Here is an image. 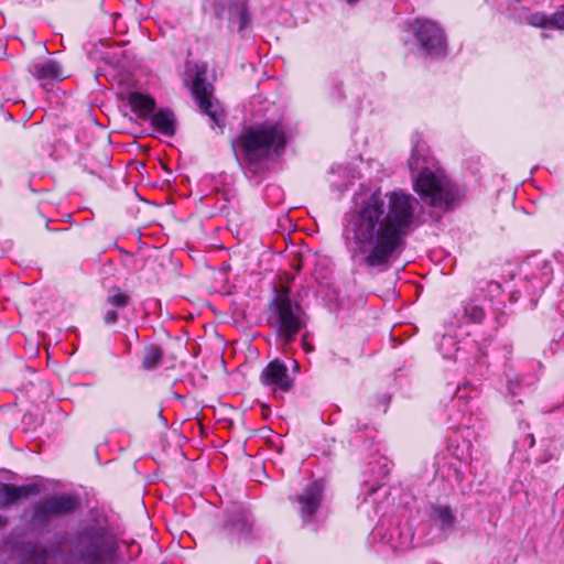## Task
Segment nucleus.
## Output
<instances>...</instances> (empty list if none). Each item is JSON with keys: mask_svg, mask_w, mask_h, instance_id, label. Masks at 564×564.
I'll return each mask as SVG.
<instances>
[{"mask_svg": "<svg viewBox=\"0 0 564 564\" xmlns=\"http://www.w3.org/2000/svg\"><path fill=\"white\" fill-rule=\"evenodd\" d=\"M487 290H488V293H490L491 295L500 294L501 285L498 282L490 281L487 283Z\"/></svg>", "mask_w": 564, "mask_h": 564, "instance_id": "obj_26", "label": "nucleus"}, {"mask_svg": "<svg viewBox=\"0 0 564 564\" xmlns=\"http://www.w3.org/2000/svg\"><path fill=\"white\" fill-rule=\"evenodd\" d=\"M552 273L551 263L543 261L539 276L532 274L531 278H527L523 291H512L508 304L488 299L484 290H480L474 297L462 303V317H484L486 315L503 317L528 314L536 306L540 293L551 282Z\"/></svg>", "mask_w": 564, "mask_h": 564, "instance_id": "obj_4", "label": "nucleus"}, {"mask_svg": "<svg viewBox=\"0 0 564 564\" xmlns=\"http://www.w3.org/2000/svg\"><path fill=\"white\" fill-rule=\"evenodd\" d=\"M7 524V519L0 514V529Z\"/></svg>", "mask_w": 564, "mask_h": 564, "instance_id": "obj_34", "label": "nucleus"}, {"mask_svg": "<svg viewBox=\"0 0 564 564\" xmlns=\"http://www.w3.org/2000/svg\"><path fill=\"white\" fill-rule=\"evenodd\" d=\"M79 507L78 499L69 494L51 495L33 507L32 522L46 524L52 518L72 514Z\"/></svg>", "mask_w": 564, "mask_h": 564, "instance_id": "obj_8", "label": "nucleus"}, {"mask_svg": "<svg viewBox=\"0 0 564 564\" xmlns=\"http://www.w3.org/2000/svg\"><path fill=\"white\" fill-rule=\"evenodd\" d=\"M524 19L525 22L532 26H536L540 29L551 28V17H547L543 12H528Z\"/></svg>", "mask_w": 564, "mask_h": 564, "instance_id": "obj_22", "label": "nucleus"}, {"mask_svg": "<svg viewBox=\"0 0 564 564\" xmlns=\"http://www.w3.org/2000/svg\"><path fill=\"white\" fill-rule=\"evenodd\" d=\"M268 310L273 317H301L302 314V306L294 297L291 288L284 284L273 286Z\"/></svg>", "mask_w": 564, "mask_h": 564, "instance_id": "obj_10", "label": "nucleus"}, {"mask_svg": "<svg viewBox=\"0 0 564 564\" xmlns=\"http://www.w3.org/2000/svg\"><path fill=\"white\" fill-rule=\"evenodd\" d=\"M551 28L564 30V4L551 17Z\"/></svg>", "mask_w": 564, "mask_h": 564, "instance_id": "obj_25", "label": "nucleus"}, {"mask_svg": "<svg viewBox=\"0 0 564 564\" xmlns=\"http://www.w3.org/2000/svg\"><path fill=\"white\" fill-rule=\"evenodd\" d=\"M408 161L412 172L414 191L424 203L443 213L456 208L465 197L464 188L454 183L443 169L430 156L426 144L414 141Z\"/></svg>", "mask_w": 564, "mask_h": 564, "instance_id": "obj_2", "label": "nucleus"}, {"mask_svg": "<svg viewBox=\"0 0 564 564\" xmlns=\"http://www.w3.org/2000/svg\"><path fill=\"white\" fill-rule=\"evenodd\" d=\"M261 382L271 387L275 393L288 392L293 386V379L289 376L286 366L278 359L269 362L263 369Z\"/></svg>", "mask_w": 564, "mask_h": 564, "instance_id": "obj_11", "label": "nucleus"}, {"mask_svg": "<svg viewBox=\"0 0 564 564\" xmlns=\"http://www.w3.org/2000/svg\"><path fill=\"white\" fill-rule=\"evenodd\" d=\"M519 384H520V382H519L518 378L509 380V382H508L509 393H511L512 395L518 394L517 389L519 388Z\"/></svg>", "mask_w": 564, "mask_h": 564, "instance_id": "obj_27", "label": "nucleus"}, {"mask_svg": "<svg viewBox=\"0 0 564 564\" xmlns=\"http://www.w3.org/2000/svg\"><path fill=\"white\" fill-rule=\"evenodd\" d=\"M455 455H456V457H457V459H458V460H462V459H463V457H462V456H459L457 453H455Z\"/></svg>", "mask_w": 564, "mask_h": 564, "instance_id": "obj_38", "label": "nucleus"}, {"mask_svg": "<svg viewBox=\"0 0 564 564\" xmlns=\"http://www.w3.org/2000/svg\"><path fill=\"white\" fill-rule=\"evenodd\" d=\"M108 300L115 307H123L128 305L130 297L120 291H116Z\"/></svg>", "mask_w": 564, "mask_h": 564, "instance_id": "obj_23", "label": "nucleus"}, {"mask_svg": "<svg viewBox=\"0 0 564 564\" xmlns=\"http://www.w3.org/2000/svg\"><path fill=\"white\" fill-rule=\"evenodd\" d=\"M228 3L225 0H216L213 3V12L218 20H224L225 14L228 13Z\"/></svg>", "mask_w": 564, "mask_h": 564, "instance_id": "obj_24", "label": "nucleus"}, {"mask_svg": "<svg viewBox=\"0 0 564 564\" xmlns=\"http://www.w3.org/2000/svg\"><path fill=\"white\" fill-rule=\"evenodd\" d=\"M251 529V514L243 507L235 505L226 511L218 536L231 545L238 544L250 535Z\"/></svg>", "mask_w": 564, "mask_h": 564, "instance_id": "obj_9", "label": "nucleus"}, {"mask_svg": "<svg viewBox=\"0 0 564 564\" xmlns=\"http://www.w3.org/2000/svg\"><path fill=\"white\" fill-rule=\"evenodd\" d=\"M455 479L457 482H462L464 479V473L459 468H454Z\"/></svg>", "mask_w": 564, "mask_h": 564, "instance_id": "obj_29", "label": "nucleus"}, {"mask_svg": "<svg viewBox=\"0 0 564 564\" xmlns=\"http://www.w3.org/2000/svg\"><path fill=\"white\" fill-rule=\"evenodd\" d=\"M276 330V334L284 343H290L295 335L304 327L303 319H267Z\"/></svg>", "mask_w": 564, "mask_h": 564, "instance_id": "obj_17", "label": "nucleus"}, {"mask_svg": "<svg viewBox=\"0 0 564 564\" xmlns=\"http://www.w3.org/2000/svg\"><path fill=\"white\" fill-rule=\"evenodd\" d=\"M306 337H307V335L305 334L303 336V347L306 352H312L314 350V347L306 341Z\"/></svg>", "mask_w": 564, "mask_h": 564, "instance_id": "obj_30", "label": "nucleus"}, {"mask_svg": "<svg viewBox=\"0 0 564 564\" xmlns=\"http://www.w3.org/2000/svg\"><path fill=\"white\" fill-rule=\"evenodd\" d=\"M232 196L234 195L230 193V191H223V198H224V200L230 202Z\"/></svg>", "mask_w": 564, "mask_h": 564, "instance_id": "obj_31", "label": "nucleus"}, {"mask_svg": "<svg viewBox=\"0 0 564 564\" xmlns=\"http://www.w3.org/2000/svg\"><path fill=\"white\" fill-rule=\"evenodd\" d=\"M163 351L159 346H149L144 350L142 366L145 370H153L162 362Z\"/></svg>", "mask_w": 564, "mask_h": 564, "instance_id": "obj_20", "label": "nucleus"}, {"mask_svg": "<svg viewBox=\"0 0 564 564\" xmlns=\"http://www.w3.org/2000/svg\"><path fill=\"white\" fill-rule=\"evenodd\" d=\"M105 317H107V318L117 317V314H116V312L113 310H111V311L107 312Z\"/></svg>", "mask_w": 564, "mask_h": 564, "instance_id": "obj_33", "label": "nucleus"}, {"mask_svg": "<svg viewBox=\"0 0 564 564\" xmlns=\"http://www.w3.org/2000/svg\"><path fill=\"white\" fill-rule=\"evenodd\" d=\"M432 518L438 522L441 530L446 531L452 528L455 522V516L447 506H435L432 510Z\"/></svg>", "mask_w": 564, "mask_h": 564, "instance_id": "obj_19", "label": "nucleus"}, {"mask_svg": "<svg viewBox=\"0 0 564 564\" xmlns=\"http://www.w3.org/2000/svg\"><path fill=\"white\" fill-rule=\"evenodd\" d=\"M323 499V486L318 481L307 484L297 495L299 511L304 521L311 520Z\"/></svg>", "mask_w": 564, "mask_h": 564, "instance_id": "obj_12", "label": "nucleus"}, {"mask_svg": "<svg viewBox=\"0 0 564 564\" xmlns=\"http://www.w3.org/2000/svg\"><path fill=\"white\" fill-rule=\"evenodd\" d=\"M286 135L279 122H264L246 127L232 141L235 156L248 176H260L267 171V161L271 155H281L285 149Z\"/></svg>", "mask_w": 564, "mask_h": 564, "instance_id": "obj_3", "label": "nucleus"}, {"mask_svg": "<svg viewBox=\"0 0 564 564\" xmlns=\"http://www.w3.org/2000/svg\"><path fill=\"white\" fill-rule=\"evenodd\" d=\"M469 456H470V463H469L470 464V471L473 473V469H474V466H473L474 457H473L471 454Z\"/></svg>", "mask_w": 564, "mask_h": 564, "instance_id": "obj_36", "label": "nucleus"}, {"mask_svg": "<svg viewBox=\"0 0 564 564\" xmlns=\"http://www.w3.org/2000/svg\"><path fill=\"white\" fill-rule=\"evenodd\" d=\"M338 187V189H341V187H344V189L347 188V184L346 183H343V184H339V185H336Z\"/></svg>", "mask_w": 564, "mask_h": 564, "instance_id": "obj_35", "label": "nucleus"}, {"mask_svg": "<svg viewBox=\"0 0 564 564\" xmlns=\"http://www.w3.org/2000/svg\"><path fill=\"white\" fill-rule=\"evenodd\" d=\"M229 28L238 24V32L243 35L245 30L250 25L251 17L245 1H234L228 3Z\"/></svg>", "mask_w": 564, "mask_h": 564, "instance_id": "obj_16", "label": "nucleus"}, {"mask_svg": "<svg viewBox=\"0 0 564 564\" xmlns=\"http://www.w3.org/2000/svg\"><path fill=\"white\" fill-rule=\"evenodd\" d=\"M523 443H527L528 444V447H533L534 443H535V438H534V435L532 433H528L524 435V438H523Z\"/></svg>", "mask_w": 564, "mask_h": 564, "instance_id": "obj_28", "label": "nucleus"}, {"mask_svg": "<svg viewBox=\"0 0 564 564\" xmlns=\"http://www.w3.org/2000/svg\"><path fill=\"white\" fill-rule=\"evenodd\" d=\"M128 101L132 111L143 120L150 119L156 106L155 100L151 96L139 91L130 93Z\"/></svg>", "mask_w": 564, "mask_h": 564, "instance_id": "obj_15", "label": "nucleus"}, {"mask_svg": "<svg viewBox=\"0 0 564 564\" xmlns=\"http://www.w3.org/2000/svg\"><path fill=\"white\" fill-rule=\"evenodd\" d=\"M207 67L205 64H196L192 82V94L203 113L212 120L210 128H223L225 113L218 104L212 101L213 86L206 80Z\"/></svg>", "mask_w": 564, "mask_h": 564, "instance_id": "obj_7", "label": "nucleus"}, {"mask_svg": "<svg viewBox=\"0 0 564 564\" xmlns=\"http://www.w3.org/2000/svg\"><path fill=\"white\" fill-rule=\"evenodd\" d=\"M33 75L40 80H62V66L54 59H47L34 66Z\"/></svg>", "mask_w": 564, "mask_h": 564, "instance_id": "obj_18", "label": "nucleus"}, {"mask_svg": "<svg viewBox=\"0 0 564 564\" xmlns=\"http://www.w3.org/2000/svg\"><path fill=\"white\" fill-rule=\"evenodd\" d=\"M346 1H347V3H349V4H355V3H356V2H358L359 0H346Z\"/></svg>", "mask_w": 564, "mask_h": 564, "instance_id": "obj_37", "label": "nucleus"}, {"mask_svg": "<svg viewBox=\"0 0 564 564\" xmlns=\"http://www.w3.org/2000/svg\"><path fill=\"white\" fill-rule=\"evenodd\" d=\"M414 45L420 54L433 59L444 58L447 54V41L444 30L430 20L415 19L409 24Z\"/></svg>", "mask_w": 564, "mask_h": 564, "instance_id": "obj_6", "label": "nucleus"}, {"mask_svg": "<svg viewBox=\"0 0 564 564\" xmlns=\"http://www.w3.org/2000/svg\"><path fill=\"white\" fill-rule=\"evenodd\" d=\"M438 349L444 358L451 359L454 357V355L457 352V344L455 339L446 334L442 335V339L438 346Z\"/></svg>", "mask_w": 564, "mask_h": 564, "instance_id": "obj_21", "label": "nucleus"}, {"mask_svg": "<svg viewBox=\"0 0 564 564\" xmlns=\"http://www.w3.org/2000/svg\"><path fill=\"white\" fill-rule=\"evenodd\" d=\"M75 549L85 564H112L119 558L117 539L104 527L87 525L76 539Z\"/></svg>", "mask_w": 564, "mask_h": 564, "instance_id": "obj_5", "label": "nucleus"}, {"mask_svg": "<svg viewBox=\"0 0 564 564\" xmlns=\"http://www.w3.org/2000/svg\"><path fill=\"white\" fill-rule=\"evenodd\" d=\"M383 467V476H387L390 471L389 467H388V463H387V459H384V463L382 465Z\"/></svg>", "mask_w": 564, "mask_h": 564, "instance_id": "obj_32", "label": "nucleus"}, {"mask_svg": "<svg viewBox=\"0 0 564 564\" xmlns=\"http://www.w3.org/2000/svg\"><path fill=\"white\" fill-rule=\"evenodd\" d=\"M152 127L166 137H173L176 132V118L174 112L169 108H161L154 111L150 117Z\"/></svg>", "mask_w": 564, "mask_h": 564, "instance_id": "obj_14", "label": "nucleus"}, {"mask_svg": "<svg viewBox=\"0 0 564 564\" xmlns=\"http://www.w3.org/2000/svg\"><path fill=\"white\" fill-rule=\"evenodd\" d=\"M417 199L380 189L355 199L343 219L341 237L352 263L369 274L383 273L400 257L415 224Z\"/></svg>", "mask_w": 564, "mask_h": 564, "instance_id": "obj_1", "label": "nucleus"}, {"mask_svg": "<svg viewBox=\"0 0 564 564\" xmlns=\"http://www.w3.org/2000/svg\"><path fill=\"white\" fill-rule=\"evenodd\" d=\"M41 490V485L35 482L21 486L2 482L0 484V506L2 508L10 507L22 498L37 496Z\"/></svg>", "mask_w": 564, "mask_h": 564, "instance_id": "obj_13", "label": "nucleus"}]
</instances>
